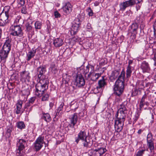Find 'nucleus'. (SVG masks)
<instances>
[{"label":"nucleus","instance_id":"50","mask_svg":"<svg viewBox=\"0 0 156 156\" xmlns=\"http://www.w3.org/2000/svg\"><path fill=\"white\" fill-rule=\"evenodd\" d=\"M147 98V94L145 92L144 95L143 96L141 100V101L145 102V99Z\"/></svg>","mask_w":156,"mask_h":156},{"label":"nucleus","instance_id":"56","mask_svg":"<svg viewBox=\"0 0 156 156\" xmlns=\"http://www.w3.org/2000/svg\"><path fill=\"white\" fill-rule=\"evenodd\" d=\"M6 61V60H5L4 61H3V60L2 59V57L1 56V55H0V62H1L2 63L4 64L5 62Z\"/></svg>","mask_w":156,"mask_h":156},{"label":"nucleus","instance_id":"12","mask_svg":"<svg viewBox=\"0 0 156 156\" xmlns=\"http://www.w3.org/2000/svg\"><path fill=\"white\" fill-rule=\"evenodd\" d=\"M106 84L105 80L104 79V77L103 76L102 79L98 81V86L97 87L96 89H95L94 91L96 93H99V95H100L102 88L103 87H104Z\"/></svg>","mask_w":156,"mask_h":156},{"label":"nucleus","instance_id":"39","mask_svg":"<svg viewBox=\"0 0 156 156\" xmlns=\"http://www.w3.org/2000/svg\"><path fill=\"white\" fill-rule=\"evenodd\" d=\"M42 96V101H46L48 100L49 98V95L47 94H44V93L42 94L41 96Z\"/></svg>","mask_w":156,"mask_h":156},{"label":"nucleus","instance_id":"43","mask_svg":"<svg viewBox=\"0 0 156 156\" xmlns=\"http://www.w3.org/2000/svg\"><path fill=\"white\" fill-rule=\"evenodd\" d=\"M31 105L32 104L28 102H27L24 107V110H25L26 109H28L29 107H30Z\"/></svg>","mask_w":156,"mask_h":156},{"label":"nucleus","instance_id":"47","mask_svg":"<svg viewBox=\"0 0 156 156\" xmlns=\"http://www.w3.org/2000/svg\"><path fill=\"white\" fill-rule=\"evenodd\" d=\"M23 151L21 150H17V152L16 153V156H23Z\"/></svg>","mask_w":156,"mask_h":156},{"label":"nucleus","instance_id":"1","mask_svg":"<svg viewBox=\"0 0 156 156\" xmlns=\"http://www.w3.org/2000/svg\"><path fill=\"white\" fill-rule=\"evenodd\" d=\"M119 71L117 70L113 71L111 75L110 79L113 81L118 76V78L114 85L113 89L114 94L118 96H120L123 93L124 89V78L125 72L123 69L119 75Z\"/></svg>","mask_w":156,"mask_h":156},{"label":"nucleus","instance_id":"40","mask_svg":"<svg viewBox=\"0 0 156 156\" xmlns=\"http://www.w3.org/2000/svg\"><path fill=\"white\" fill-rule=\"evenodd\" d=\"M145 151V149L140 150L138 151L136 154V156H142Z\"/></svg>","mask_w":156,"mask_h":156},{"label":"nucleus","instance_id":"42","mask_svg":"<svg viewBox=\"0 0 156 156\" xmlns=\"http://www.w3.org/2000/svg\"><path fill=\"white\" fill-rule=\"evenodd\" d=\"M69 76H67L66 74H63L62 76L63 80H65L66 81V83L68 82L69 80Z\"/></svg>","mask_w":156,"mask_h":156},{"label":"nucleus","instance_id":"60","mask_svg":"<svg viewBox=\"0 0 156 156\" xmlns=\"http://www.w3.org/2000/svg\"><path fill=\"white\" fill-rule=\"evenodd\" d=\"M99 4V2L98 1H96L94 3V5L95 6H98Z\"/></svg>","mask_w":156,"mask_h":156},{"label":"nucleus","instance_id":"38","mask_svg":"<svg viewBox=\"0 0 156 156\" xmlns=\"http://www.w3.org/2000/svg\"><path fill=\"white\" fill-rule=\"evenodd\" d=\"M63 114L62 111L58 108L55 112V117L56 116H60Z\"/></svg>","mask_w":156,"mask_h":156},{"label":"nucleus","instance_id":"20","mask_svg":"<svg viewBox=\"0 0 156 156\" xmlns=\"http://www.w3.org/2000/svg\"><path fill=\"white\" fill-rule=\"evenodd\" d=\"M26 141L23 139H20L17 143L18 149L17 150L22 151L24 148Z\"/></svg>","mask_w":156,"mask_h":156},{"label":"nucleus","instance_id":"15","mask_svg":"<svg viewBox=\"0 0 156 156\" xmlns=\"http://www.w3.org/2000/svg\"><path fill=\"white\" fill-rule=\"evenodd\" d=\"M9 16H8L4 12H2L0 14V26H4L9 22Z\"/></svg>","mask_w":156,"mask_h":156},{"label":"nucleus","instance_id":"18","mask_svg":"<svg viewBox=\"0 0 156 156\" xmlns=\"http://www.w3.org/2000/svg\"><path fill=\"white\" fill-rule=\"evenodd\" d=\"M23 101L20 100L18 101V102L16 104V108L15 109L16 113L17 114H20V113H22L23 112V111H22L21 109L22 107Z\"/></svg>","mask_w":156,"mask_h":156},{"label":"nucleus","instance_id":"17","mask_svg":"<svg viewBox=\"0 0 156 156\" xmlns=\"http://www.w3.org/2000/svg\"><path fill=\"white\" fill-rule=\"evenodd\" d=\"M63 44V41L62 39L59 38H55L53 41V44L55 47H59L62 46Z\"/></svg>","mask_w":156,"mask_h":156},{"label":"nucleus","instance_id":"11","mask_svg":"<svg viewBox=\"0 0 156 156\" xmlns=\"http://www.w3.org/2000/svg\"><path fill=\"white\" fill-rule=\"evenodd\" d=\"M73 6L69 2H65L62 8L64 14L67 15L71 13L72 10Z\"/></svg>","mask_w":156,"mask_h":156},{"label":"nucleus","instance_id":"31","mask_svg":"<svg viewBox=\"0 0 156 156\" xmlns=\"http://www.w3.org/2000/svg\"><path fill=\"white\" fill-rule=\"evenodd\" d=\"M42 22L39 21H37L34 23L35 28L36 30L41 29L42 26Z\"/></svg>","mask_w":156,"mask_h":156},{"label":"nucleus","instance_id":"37","mask_svg":"<svg viewBox=\"0 0 156 156\" xmlns=\"http://www.w3.org/2000/svg\"><path fill=\"white\" fill-rule=\"evenodd\" d=\"M153 141L152 135L151 133H149L147 136V141L150 142Z\"/></svg>","mask_w":156,"mask_h":156},{"label":"nucleus","instance_id":"62","mask_svg":"<svg viewBox=\"0 0 156 156\" xmlns=\"http://www.w3.org/2000/svg\"><path fill=\"white\" fill-rule=\"evenodd\" d=\"M87 28L88 29H90V23H88L87 24Z\"/></svg>","mask_w":156,"mask_h":156},{"label":"nucleus","instance_id":"10","mask_svg":"<svg viewBox=\"0 0 156 156\" xmlns=\"http://www.w3.org/2000/svg\"><path fill=\"white\" fill-rule=\"evenodd\" d=\"M85 84V81L83 76L80 74H77L74 79V84L78 87H81Z\"/></svg>","mask_w":156,"mask_h":156},{"label":"nucleus","instance_id":"63","mask_svg":"<svg viewBox=\"0 0 156 156\" xmlns=\"http://www.w3.org/2000/svg\"><path fill=\"white\" fill-rule=\"evenodd\" d=\"M2 30L1 29H0V39L1 38L2 35Z\"/></svg>","mask_w":156,"mask_h":156},{"label":"nucleus","instance_id":"51","mask_svg":"<svg viewBox=\"0 0 156 156\" xmlns=\"http://www.w3.org/2000/svg\"><path fill=\"white\" fill-rule=\"evenodd\" d=\"M144 105L145 102H144L141 101H140L139 105V107L140 109H141L143 107Z\"/></svg>","mask_w":156,"mask_h":156},{"label":"nucleus","instance_id":"16","mask_svg":"<svg viewBox=\"0 0 156 156\" xmlns=\"http://www.w3.org/2000/svg\"><path fill=\"white\" fill-rule=\"evenodd\" d=\"M87 138V135L85 131L81 130L78 134L77 137L75 138V142L78 144L80 140L82 141L84 140Z\"/></svg>","mask_w":156,"mask_h":156},{"label":"nucleus","instance_id":"27","mask_svg":"<svg viewBox=\"0 0 156 156\" xmlns=\"http://www.w3.org/2000/svg\"><path fill=\"white\" fill-rule=\"evenodd\" d=\"M41 119L48 122H49L51 120L50 115L48 113H43L41 116Z\"/></svg>","mask_w":156,"mask_h":156},{"label":"nucleus","instance_id":"14","mask_svg":"<svg viewBox=\"0 0 156 156\" xmlns=\"http://www.w3.org/2000/svg\"><path fill=\"white\" fill-rule=\"evenodd\" d=\"M69 119L70 124H69V126L70 127L73 129V130L74 132L75 130L74 126L77 123L78 120L77 113H75L72 115L70 116Z\"/></svg>","mask_w":156,"mask_h":156},{"label":"nucleus","instance_id":"57","mask_svg":"<svg viewBox=\"0 0 156 156\" xmlns=\"http://www.w3.org/2000/svg\"><path fill=\"white\" fill-rule=\"evenodd\" d=\"M21 12L23 13L26 14L27 12L25 9L23 8L21 9Z\"/></svg>","mask_w":156,"mask_h":156},{"label":"nucleus","instance_id":"21","mask_svg":"<svg viewBox=\"0 0 156 156\" xmlns=\"http://www.w3.org/2000/svg\"><path fill=\"white\" fill-rule=\"evenodd\" d=\"M128 102L127 101H124L119 106V108L118 110V111L119 112H127V104Z\"/></svg>","mask_w":156,"mask_h":156},{"label":"nucleus","instance_id":"64","mask_svg":"<svg viewBox=\"0 0 156 156\" xmlns=\"http://www.w3.org/2000/svg\"><path fill=\"white\" fill-rule=\"evenodd\" d=\"M153 59L155 61H156V57L155 55L154 56V57L153 58Z\"/></svg>","mask_w":156,"mask_h":156},{"label":"nucleus","instance_id":"23","mask_svg":"<svg viewBox=\"0 0 156 156\" xmlns=\"http://www.w3.org/2000/svg\"><path fill=\"white\" fill-rule=\"evenodd\" d=\"M21 79L28 80L29 79V73L25 71L21 72L20 73Z\"/></svg>","mask_w":156,"mask_h":156},{"label":"nucleus","instance_id":"59","mask_svg":"<svg viewBox=\"0 0 156 156\" xmlns=\"http://www.w3.org/2000/svg\"><path fill=\"white\" fill-rule=\"evenodd\" d=\"M133 63V61L130 60H129L128 62V66H130V65Z\"/></svg>","mask_w":156,"mask_h":156},{"label":"nucleus","instance_id":"54","mask_svg":"<svg viewBox=\"0 0 156 156\" xmlns=\"http://www.w3.org/2000/svg\"><path fill=\"white\" fill-rule=\"evenodd\" d=\"M138 91L137 89H135L134 91L133 92L132 94L134 96H135L138 93Z\"/></svg>","mask_w":156,"mask_h":156},{"label":"nucleus","instance_id":"41","mask_svg":"<svg viewBox=\"0 0 156 156\" xmlns=\"http://www.w3.org/2000/svg\"><path fill=\"white\" fill-rule=\"evenodd\" d=\"M17 3H18V7H20L23 5L25 4L24 0H17Z\"/></svg>","mask_w":156,"mask_h":156},{"label":"nucleus","instance_id":"52","mask_svg":"<svg viewBox=\"0 0 156 156\" xmlns=\"http://www.w3.org/2000/svg\"><path fill=\"white\" fill-rule=\"evenodd\" d=\"M20 19V16H17L16 17V19L15 20L14 22L16 23H19V20Z\"/></svg>","mask_w":156,"mask_h":156},{"label":"nucleus","instance_id":"8","mask_svg":"<svg viewBox=\"0 0 156 156\" xmlns=\"http://www.w3.org/2000/svg\"><path fill=\"white\" fill-rule=\"evenodd\" d=\"M105 148L100 147L97 149H90L88 151L89 156H101L106 151Z\"/></svg>","mask_w":156,"mask_h":156},{"label":"nucleus","instance_id":"35","mask_svg":"<svg viewBox=\"0 0 156 156\" xmlns=\"http://www.w3.org/2000/svg\"><path fill=\"white\" fill-rule=\"evenodd\" d=\"M147 145L150 149L151 152H152V151L154 148L153 141L147 142Z\"/></svg>","mask_w":156,"mask_h":156},{"label":"nucleus","instance_id":"30","mask_svg":"<svg viewBox=\"0 0 156 156\" xmlns=\"http://www.w3.org/2000/svg\"><path fill=\"white\" fill-rule=\"evenodd\" d=\"M11 10L10 7L9 6H6L4 7L2 12H4V13L6 15L9 16V15L10 14V13L11 12Z\"/></svg>","mask_w":156,"mask_h":156},{"label":"nucleus","instance_id":"13","mask_svg":"<svg viewBox=\"0 0 156 156\" xmlns=\"http://www.w3.org/2000/svg\"><path fill=\"white\" fill-rule=\"evenodd\" d=\"M81 25V22L78 18L76 19L73 22L72 31L74 34H76L79 30Z\"/></svg>","mask_w":156,"mask_h":156},{"label":"nucleus","instance_id":"61","mask_svg":"<svg viewBox=\"0 0 156 156\" xmlns=\"http://www.w3.org/2000/svg\"><path fill=\"white\" fill-rule=\"evenodd\" d=\"M142 131H143L141 129H140L139 130H138L137 133L139 134H140L141 133Z\"/></svg>","mask_w":156,"mask_h":156},{"label":"nucleus","instance_id":"2","mask_svg":"<svg viewBox=\"0 0 156 156\" xmlns=\"http://www.w3.org/2000/svg\"><path fill=\"white\" fill-rule=\"evenodd\" d=\"M48 82L45 77L40 79L36 84L35 94L38 97H41L48 89Z\"/></svg>","mask_w":156,"mask_h":156},{"label":"nucleus","instance_id":"28","mask_svg":"<svg viewBox=\"0 0 156 156\" xmlns=\"http://www.w3.org/2000/svg\"><path fill=\"white\" fill-rule=\"evenodd\" d=\"M133 70L132 67L131 66H128L127 67L126 76L127 78H129L130 77Z\"/></svg>","mask_w":156,"mask_h":156},{"label":"nucleus","instance_id":"7","mask_svg":"<svg viewBox=\"0 0 156 156\" xmlns=\"http://www.w3.org/2000/svg\"><path fill=\"white\" fill-rule=\"evenodd\" d=\"M11 35L13 36L21 37L23 35V32L21 26L19 25H12L10 27Z\"/></svg>","mask_w":156,"mask_h":156},{"label":"nucleus","instance_id":"46","mask_svg":"<svg viewBox=\"0 0 156 156\" xmlns=\"http://www.w3.org/2000/svg\"><path fill=\"white\" fill-rule=\"evenodd\" d=\"M35 100V98L34 97H32L29 100L28 102L32 105Z\"/></svg>","mask_w":156,"mask_h":156},{"label":"nucleus","instance_id":"53","mask_svg":"<svg viewBox=\"0 0 156 156\" xmlns=\"http://www.w3.org/2000/svg\"><path fill=\"white\" fill-rule=\"evenodd\" d=\"M76 106V107L74 109V111H75L76 110V109L78 107V106H77V104L76 103L72 105H71V107L73 109V107H74V106Z\"/></svg>","mask_w":156,"mask_h":156},{"label":"nucleus","instance_id":"29","mask_svg":"<svg viewBox=\"0 0 156 156\" xmlns=\"http://www.w3.org/2000/svg\"><path fill=\"white\" fill-rule=\"evenodd\" d=\"M49 70L51 71L52 73L56 74L58 72L57 67L55 66L54 64H51L50 65Z\"/></svg>","mask_w":156,"mask_h":156},{"label":"nucleus","instance_id":"19","mask_svg":"<svg viewBox=\"0 0 156 156\" xmlns=\"http://www.w3.org/2000/svg\"><path fill=\"white\" fill-rule=\"evenodd\" d=\"M140 68L143 72H148L150 69L148 63L145 61H144L142 62Z\"/></svg>","mask_w":156,"mask_h":156},{"label":"nucleus","instance_id":"58","mask_svg":"<svg viewBox=\"0 0 156 156\" xmlns=\"http://www.w3.org/2000/svg\"><path fill=\"white\" fill-rule=\"evenodd\" d=\"M54 101L51 102L49 103V106L51 108H52L54 106Z\"/></svg>","mask_w":156,"mask_h":156},{"label":"nucleus","instance_id":"6","mask_svg":"<svg viewBox=\"0 0 156 156\" xmlns=\"http://www.w3.org/2000/svg\"><path fill=\"white\" fill-rule=\"evenodd\" d=\"M142 0H128L121 3L119 5L120 10L122 11H124L126 9L129 7H132L135 4L139 3Z\"/></svg>","mask_w":156,"mask_h":156},{"label":"nucleus","instance_id":"22","mask_svg":"<svg viewBox=\"0 0 156 156\" xmlns=\"http://www.w3.org/2000/svg\"><path fill=\"white\" fill-rule=\"evenodd\" d=\"M82 144L83 146L86 148H90L93 144V143L91 139H86L82 141Z\"/></svg>","mask_w":156,"mask_h":156},{"label":"nucleus","instance_id":"3","mask_svg":"<svg viewBox=\"0 0 156 156\" xmlns=\"http://www.w3.org/2000/svg\"><path fill=\"white\" fill-rule=\"evenodd\" d=\"M126 114L127 112L118 111L115 115L117 119L115 120V128L118 132L120 131L122 129Z\"/></svg>","mask_w":156,"mask_h":156},{"label":"nucleus","instance_id":"25","mask_svg":"<svg viewBox=\"0 0 156 156\" xmlns=\"http://www.w3.org/2000/svg\"><path fill=\"white\" fill-rule=\"evenodd\" d=\"M26 31L28 34L32 35L33 34V30L32 27L29 23L26 24Z\"/></svg>","mask_w":156,"mask_h":156},{"label":"nucleus","instance_id":"26","mask_svg":"<svg viewBox=\"0 0 156 156\" xmlns=\"http://www.w3.org/2000/svg\"><path fill=\"white\" fill-rule=\"evenodd\" d=\"M37 69L38 73H39L38 77L40 79L42 75L45 71V69L44 67H40L37 68Z\"/></svg>","mask_w":156,"mask_h":156},{"label":"nucleus","instance_id":"44","mask_svg":"<svg viewBox=\"0 0 156 156\" xmlns=\"http://www.w3.org/2000/svg\"><path fill=\"white\" fill-rule=\"evenodd\" d=\"M54 15L56 18H60L61 16V14L57 11L54 12Z\"/></svg>","mask_w":156,"mask_h":156},{"label":"nucleus","instance_id":"34","mask_svg":"<svg viewBox=\"0 0 156 156\" xmlns=\"http://www.w3.org/2000/svg\"><path fill=\"white\" fill-rule=\"evenodd\" d=\"M16 126L17 127L20 129H24L25 127V125L24 122L22 121L17 123Z\"/></svg>","mask_w":156,"mask_h":156},{"label":"nucleus","instance_id":"5","mask_svg":"<svg viewBox=\"0 0 156 156\" xmlns=\"http://www.w3.org/2000/svg\"><path fill=\"white\" fill-rule=\"evenodd\" d=\"M94 67L91 66H87L86 67L85 72V74L89 72L88 74L89 77H91V79L93 81H96L101 76V74L99 73H94Z\"/></svg>","mask_w":156,"mask_h":156},{"label":"nucleus","instance_id":"33","mask_svg":"<svg viewBox=\"0 0 156 156\" xmlns=\"http://www.w3.org/2000/svg\"><path fill=\"white\" fill-rule=\"evenodd\" d=\"M12 126H8L7 127V131L5 136L6 137L10 138L11 136V133L12 131Z\"/></svg>","mask_w":156,"mask_h":156},{"label":"nucleus","instance_id":"32","mask_svg":"<svg viewBox=\"0 0 156 156\" xmlns=\"http://www.w3.org/2000/svg\"><path fill=\"white\" fill-rule=\"evenodd\" d=\"M36 51L33 50V51H30L28 52L27 54V61L30 60L32 58H33L34 56Z\"/></svg>","mask_w":156,"mask_h":156},{"label":"nucleus","instance_id":"4","mask_svg":"<svg viewBox=\"0 0 156 156\" xmlns=\"http://www.w3.org/2000/svg\"><path fill=\"white\" fill-rule=\"evenodd\" d=\"M11 39L9 37L6 38L3 47H2V44L0 43V55L3 60H6L8 55L11 49Z\"/></svg>","mask_w":156,"mask_h":156},{"label":"nucleus","instance_id":"36","mask_svg":"<svg viewBox=\"0 0 156 156\" xmlns=\"http://www.w3.org/2000/svg\"><path fill=\"white\" fill-rule=\"evenodd\" d=\"M140 115V113L139 112H136L134 118H133V123H135L139 119Z\"/></svg>","mask_w":156,"mask_h":156},{"label":"nucleus","instance_id":"49","mask_svg":"<svg viewBox=\"0 0 156 156\" xmlns=\"http://www.w3.org/2000/svg\"><path fill=\"white\" fill-rule=\"evenodd\" d=\"M64 105V103L63 102L61 103L60 105H59V107L58 108L59 109H60L62 111H63V108Z\"/></svg>","mask_w":156,"mask_h":156},{"label":"nucleus","instance_id":"9","mask_svg":"<svg viewBox=\"0 0 156 156\" xmlns=\"http://www.w3.org/2000/svg\"><path fill=\"white\" fill-rule=\"evenodd\" d=\"M43 136H40L36 139L34 144V149L36 151H39L43 146V144H45L44 141Z\"/></svg>","mask_w":156,"mask_h":156},{"label":"nucleus","instance_id":"45","mask_svg":"<svg viewBox=\"0 0 156 156\" xmlns=\"http://www.w3.org/2000/svg\"><path fill=\"white\" fill-rule=\"evenodd\" d=\"M87 10L88 12V15L89 16H93V11L92 10L90 7H89Z\"/></svg>","mask_w":156,"mask_h":156},{"label":"nucleus","instance_id":"55","mask_svg":"<svg viewBox=\"0 0 156 156\" xmlns=\"http://www.w3.org/2000/svg\"><path fill=\"white\" fill-rule=\"evenodd\" d=\"M32 108H33V106H30L29 108H28V109H27L26 110V113H27V112H28V113H29L32 110Z\"/></svg>","mask_w":156,"mask_h":156},{"label":"nucleus","instance_id":"24","mask_svg":"<svg viewBox=\"0 0 156 156\" xmlns=\"http://www.w3.org/2000/svg\"><path fill=\"white\" fill-rule=\"evenodd\" d=\"M138 27V25L137 23H133L130 27L131 32L136 35L137 34V30Z\"/></svg>","mask_w":156,"mask_h":156},{"label":"nucleus","instance_id":"48","mask_svg":"<svg viewBox=\"0 0 156 156\" xmlns=\"http://www.w3.org/2000/svg\"><path fill=\"white\" fill-rule=\"evenodd\" d=\"M107 63L106 61L104 59H101L99 62V64L100 65L103 66Z\"/></svg>","mask_w":156,"mask_h":156}]
</instances>
